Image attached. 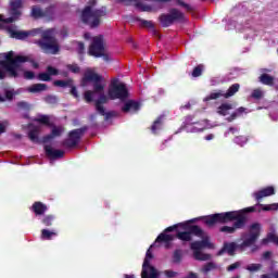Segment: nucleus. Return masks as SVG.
Wrapping results in <instances>:
<instances>
[{
  "label": "nucleus",
  "instance_id": "2eb2a0df",
  "mask_svg": "<svg viewBox=\"0 0 278 278\" xmlns=\"http://www.w3.org/2000/svg\"><path fill=\"white\" fill-rule=\"evenodd\" d=\"M275 194V187L269 186L253 193L254 199L260 203L266 197Z\"/></svg>",
  "mask_w": 278,
  "mask_h": 278
},
{
  "label": "nucleus",
  "instance_id": "4d7b16f0",
  "mask_svg": "<svg viewBox=\"0 0 278 278\" xmlns=\"http://www.w3.org/2000/svg\"><path fill=\"white\" fill-rule=\"evenodd\" d=\"M164 275L167 278H175V277H178L179 273L170 270V269H166V270H164Z\"/></svg>",
  "mask_w": 278,
  "mask_h": 278
},
{
  "label": "nucleus",
  "instance_id": "b1692460",
  "mask_svg": "<svg viewBox=\"0 0 278 278\" xmlns=\"http://www.w3.org/2000/svg\"><path fill=\"white\" fill-rule=\"evenodd\" d=\"M258 81H261V84H263L264 86H275V77L268 74H262L258 77Z\"/></svg>",
  "mask_w": 278,
  "mask_h": 278
},
{
  "label": "nucleus",
  "instance_id": "1a4fd4ad",
  "mask_svg": "<svg viewBox=\"0 0 278 278\" xmlns=\"http://www.w3.org/2000/svg\"><path fill=\"white\" fill-rule=\"evenodd\" d=\"M152 260L153 252H151V249H148L142 264L141 278H160V271L151 265Z\"/></svg>",
  "mask_w": 278,
  "mask_h": 278
},
{
  "label": "nucleus",
  "instance_id": "4468645a",
  "mask_svg": "<svg viewBox=\"0 0 278 278\" xmlns=\"http://www.w3.org/2000/svg\"><path fill=\"white\" fill-rule=\"evenodd\" d=\"M212 249V243L210 242V237H204L202 238L201 241H194L191 242L190 244V249L191 251L197 252V251H201V249Z\"/></svg>",
  "mask_w": 278,
  "mask_h": 278
},
{
  "label": "nucleus",
  "instance_id": "c85d7f7f",
  "mask_svg": "<svg viewBox=\"0 0 278 278\" xmlns=\"http://www.w3.org/2000/svg\"><path fill=\"white\" fill-rule=\"evenodd\" d=\"M240 90V84L236 83V84H232L226 93H224V99H229L231 97H233V94H236V92H239Z\"/></svg>",
  "mask_w": 278,
  "mask_h": 278
},
{
  "label": "nucleus",
  "instance_id": "aec40b11",
  "mask_svg": "<svg viewBox=\"0 0 278 278\" xmlns=\"http://www.w3.org/2000/svg\"><path fill=\"white\" fill-rule=\"evenodd\" d=\"M237 249H238V244H236V242L224 243L223 249L218 251L217 255H223V253H225L226 251L228 255H235Z\"/></svg>",
  "mask_w": 278,
  "mask_h": 278
},
{
  "label": "nucleus",
  "instance_id": "de8ad7c7",
  "mask_svg": "<svg viewBox=\"0 0 278 278\" xmlns=\"http://www.w3.org/2000/svg\"><path fill=\"white\" fill-rule=\"evenodd\" d=\"M70 94L74 97V99H77V101H79V91H77V87L75 86V84L73 83L72 86H70Z\"/></svg>",
  "mask_w": 278,
  "mask_h": 278
},
{
  "label": "nucleus",
  "instance_id": "c9c22d12",
  "mask_svg": "<svg viewBox=\"0 0 278 278\" xmlns=\"http://www.w3.org/2000/svg\"><path fill=\"white\" fill-rule=\"evenodd\" d=\"M54 222H55V215H46L41 219V223L42 225H45V227L53 226Z\"/></svg>",
  "mask_w": 278,
  "mask_h": 278
},
{
  "label": "nucleus",
  "instance_id": "603ef678",
  "mask_svg": "<svg viewBox=\"0 0 278 278\" xmlns=\"http://www.w3.org/2000/svg\"><path fill=\"white\" fill-rule=\"evenodd\" d=\"M37 79H39V81H51V76L48 74V72L39 73Z\"/></svg>",
  "mask_w": 278,
  "mask_h": 278
},
{
  "label": "nucleus",
  "instance_id": "13d9d810",
  "mask_svg": "<svg viewBox=\"0 0 278 278\" xmlns=\"http://www.w3.org/2000/svg\"><path fill=\"white\" fill-rule=\"evenodd\" d=\"M238 131V127H229L228 130L225 132V138H227L229 135L236 136Z\"/></svg>",
  "mask_w": 278,
  "mask_h": 278
},
{
  "label": "nucleus",
  "instance_id": "dca6fc26",
  "mask_svg": "<svg viewBox=\"0 0 278 278\" xmlns=\"http://www.w3.org/2000/svg\"><path fill=\"white\" fill-rule=\"evenodd\" d=\"M63 131H64V129L62 127L53 126V124H52L51 134L43 136L41 142L43 144H47V142H51V140H53V138H60V136H62Z\"/></svg>",
  "mask_w": 278,
  "mask_h": 278
},
{
  "label": "nucleus",
  "instance_id": "0eeeda50",
  "mask_svg": "<svg viewBox=\"0 0 278 278\" xmlns=\"http://www.w3.org/2000/svg\"><path fill=\"white\" fill-rule=\"evenodd\" d=\"M108 97L111 101H115V99L125 101V99L129 98V90H127V85H125V83H118V79L112 80L108 91Z\"/></svg>",
  "mask_w": 278,
  "mask_h": 278
},
{
  "label": "nucleus",
  "instance_id": "cd10ccee",
  "mask_svg": "<svg viewBox=\"0 0 278 278\" xmlns=\"http://www.w3.org/2000/svg\"><path fill=\"white\" fill-rule=\"evenodd\" d=\"M173 240H175V237L173 235H166V232H162L157 236L155 242H164L165 244H169V242H173Z\"/></svg>",
  "mask_w": 278,
  "mask_h": 278
},
{
  "label": "nucleus",
  "instance_id": "f704fd0d",
  "mask_svg": "<svg viewBox=\"0 0 278 278\" xmlns=\"http://www.w3.org/2000/svg\"><path fill=\"white\" fill-rule=\"evenodd\" d=\"M31 16H33V18H43L45 11L42 9H40V7L34 5L31 8Z\"/></svg>",
  "mask_w": 278,
  "mask_h": 278
},
{
  "label": "nucleus",
  "instance_id": "4c0bfd02",
  "mask_svg": "<svg viewBox=\"0 0 278 278\" xmlns=\"http://www.w3.org/2000/svg\"><path fill=\"white\" fill-rule=\"evenodd\" d=\"M267 242H274V244L278 245V236L275 233H268L267 238L262 240V244H266Z\"/></svg>",
  "mask_w": 278,
  "mask_h": 278
},
{
  "label": "nucleus",
  "instance_id": "69168bd1",
  "mask_svg": "<svg viewBox=\"0 0 278 278\" xmlns=\"http://www.w3.org/2000/svg\"><path fill=\"white\" fill-rule=\"evenodd\" d=\"M177 227H181V224H176V225H174V226H169V227H167V228L164 230V232H165V233H170V231H175V229H177Z\"/></svg>",
  "mask_w": 278,
  "mask_h": 278
},
{
  "label": "nucleus",
  "instance_id": "a18cd8bd",
  "mask_svg": "<svg viewBox=\"0 0 278 278\" xmlns=\"http://www.w3.org/2000/svg\"><path fill=\"white\" fill-rule=\"evenodd\" d=\"M192 77H201L203 75V65H198L193 68L191 73Z\"/></svg>",
  "mask_w": 278,
  "mask_h": 278
},
{
  "label": "nucleus",
  "instance_id": "412c9836",
  "mask_svg": "<svg viewBox=\"0 0 278 278\" xmlns=\"http://www.w3.org/2000/svg\"><path fill=\"white\" fill-rule=\"evenodd\" d=\"M108 103V96L105 93H101L99 99L96 101V110L98 114H105V108L103 104Z\"/></svg>",
  "mask_w": 278,
  "mask_h": 278
},
{
  "label": "nucleus",
  "instance_id": "9d476101",
  "mask_svg": "<svg viewBox=\"0 0 278 278\" xmlns=\"http://www.w3.org/2000/svg\"><path fill=\"white\" fill-rule=\"evenodd\" d=\"M86 131H88V126L71 130L68 132V138L62 142L63 147H65V149H75L81 141V136H84Z\"/></svg>",
  "mask_w": 278,
  "mask_h": 278
},
{
  "label": "nucleus",
  "instance_id": "a211bd4d",
  "mask_svg": "<svg viewBox=\"0 0 278 278\" xmlns=\"http://www.w3.org/2000/svg\"><path fill=\"white\" fill-rule=\"evenodd\" d=\"M30 210L34 212L35 216H45V213L48 212L49 206L40 201H37L33 203Z\"/></svg>",
  "mask_w": 278,
  "mask_h": 278
},
{
  "label": "nucleus",
  "instance_id": "4be33fe9",
  "mask_svg": "<svg viewBox=\"0 0 278 278\" xmlns=\"http://www.w3.org/2000/svg\"><path fill=\"white\" fill-rule=\"evenodd\" d=\"M39 135H40V128L38 127H34L28 131L29 140H31L36 144H40V142H42V139L40 140V137H38Z\"/></svg>",
  "mask_w": 278,
  "mask_h": 278
},
{
  "label": "nucleus",
  "instance_id": "58836bf2",
  "mask_svg": "<svg viewBox=\"0 0 278 278\" xmlns=\"http://www.w3.org/2000/svg\"><path fill=\"white\" fill-rule=\"evenodd\" d=\"M45 101H46L49 105H58L60 99L58 98V96L48 94V96L45 97Z\"/></svg>",
  "mask_w": 278,
  "mask_h": 278
},
{
  "label": "nucleus",
  "instance_id": "393cba45",
  "mask_svg": "<svg viewBox=\"0 0 278 278\" xmlns=\"http://www.w3.org/2000/svg\"><path fill=\"white\" fill-rule=\"evenodd\" d=\"M48 89H49V86H47V84H35L28 88V92L36 94V92H45V90H48Z\"/></svg>",
  "mask_w": 278,
  "mask_h": 278
},
{
  "label": "nucleus",
  "instance_id": "3c124183",
  "mask_svg": "<svg viewBox=\"0 0 278 278\" xmlns=\"http://www.w3.org/2000/svg\"><path fill=\"white\" fill-rule=\"evenodd\" d=\"M47 73L49 74L50 77H53V76L60 75V70H58V68H55V67L49 65V66L47 67Z\"/></svg>",
  "mask_w": 278,
  "mask_h": 278
},
{
  "label": "nucleus",
  "instance_id": "7c9ffc66",
  "mask_svg": "<svg viewBox=\"0 0 278 278\" xmlns=\"http://www.w3.org/2000/svg\"><path fill=\"white\" fill-rule=\"evenodd\" d=\"M73 78H68L66 80H54L53 86L56 88H71L73 86Z\"/></svg>",
  "mask_w": 278,
  "mask_h": 278
},
{
  "label": "nucleus",
  "instance_id": "680f3d73",
  "mask_svg": "<svg viewBox=\"0 0 278 278\" xmlns=\"http://www.w3.org/2000/svg\"><path fill=\"white\" fill-rule=\"evenodd\" d=\"M24 78L25 79H35L36 78V74L31 71H26L24 72Z\"/></svg>",
  "mask_w": 278,
  "mask_h": 278
},
{
  "label": "nucleus",
  "instance_id": "473e14b6",
  "mask_svg": "<svg viewBox=\"0 0 278 278\" xmlns=\"http://www.w3.org/2000/svg\"><path fill=\"white\" fill-rule=\"evenodd\" d=\"M43 17L53 21L55 18V5H50L43 10Z\"/></svg>",
  "mask_w": 278,
  "mask_h": 278
},
{
  "label": "nucleus",
  "instance_id": "9b49d317",
  "mask_svg": "<svg viewBox=\"0 0 278 278\" xmlns=\"http://www.w3.org/2000/svg\"><path fill=\"white\" fill-rule=\"evenodd\" d=\"M262 229V225L260 223H254L250 226V233L248 238L243 240V242L239 245V249H247L249 247H253L257 242L260 238V230Z\"/></svg>",
  "mask_w": 278,
  "mask_h": 278
},
{
  "label": "nucleus",
  "instance_id": "6ab92c4d",
  "mask_svg": "<svg viewBox=\"0 0 278 278\" xmlns=\"http://www.w3.org/2000/svg\"><path fill=\"white\" fill-rule=\"evenodd\" d=\"M140 110V102L128 100L122 108V112H138Z\"/></svg>",
  "mask_w": 278,
  "mask_h": 278
},
{
  "label": "nucleus",
  "instance_id": "2f4dec72",
  "mask_svg": "<svg viewBox=\"0 0 278 278\" xmlns=\"http://www.w3.org/2000/svg\"><path fill=\"white\" fill-rule=\"evenodd\" d=\"M194 260H198L199 262H207L212 260V254H205L200 251L193 252Z\"/></svg>",
  "mask_w": 278,
  "mask_h": 278
},
{
  "label": "nucleus",
  "instance_id": "a878e982",
  "mask_svg": "<svg viewBox=\"0 0 278 278\" xmlns=\"http://www.w3.org/2000/svg\"><path fill=\"white\" fill-rule=\"evenodd\" d=\"M163 118L164 116H159L152 124V126L150 127V130L152 134H154V136H156L157 131H160V129H162V125H163Z\"/></svg>",
  "mask_w": 278,
  "mask_h": 278
},
{
  "label": "nucleus",
  "instance_id": "338daca9",
  "mask_svg": "<svg viewBox=\"0 0 278 278\" xmlns=\"http://www.w3.org/2000/svg\"><path fill=\"white\" fill-rule=\"evenodd\" d=\"M184 125H185V127H186V125H194V122H192V115L186 116Z\"/></svg>",
  "mask_w": 278,
  "mask_h": 278
},
{
  "label": "nucleus",
  "instance_id": "ddd939ff",
  "mask_svg": "<svg viewBox=\"0 0 278 278\" xmlns=\"http://www.w3.org/2000/svg\"><path fill=\"white\" fill-rule=\"evenodd\" d=\"M180 227H182V229L185 230H189V233L191 236H197V238H207V235H205V231H203V229H201V227L197 225L190 226V223H181Z\"/></svg>",
  "mask_w": 278,
  "mask_h": 278
},
{
  "label": "nucleus",
  "instance_id": "49530a36",
  "mask_svg": "<svg viewBox=\"0 0 278 278\" xmlns=\"http://www.w3.org/2000/svg\"><path fill=\"white\" fill-rule=\"evenodd\" d=\"M247 270L250 273H257V270H262V264H251L247 266Z\"/></svg>",
  "mask_w": 278,
  "mask_h": 278
},
{
  "label": "nucleus",
  "instance_id": "e433bc0d",
  "mask_svg": "<svg viewBox=\"0 0 278 278\" xmlns=\"http://www.w3.org/2000/svg\"><path fill=\"white\" fill-rule=\"evenodd\" d=\"M54 236H58V232L51 231L49 229L41 230V240H51Z\"/></svg>",
  "mask_w": 278,
  "mask_h": 278
},
{
  "label": "nucleus",
  "instance_id": "7ed1b4c3",
  "mask_svg": "<svg viewBox=\"0 0 278 278\" xmlns=\"http://www.w3.org/2000/svg\"><path fill=\"white\" fill-rule=\"evenodd\" d=\"M104 16H108V8L94 9L92 5H86L80 13V21L90 29H97L103 23Z\"/></svg>",
  "mask_w": 278,
  "mask_h": 278
},
{
  "label": "nucleus",
  "instance_id": "ea45409f",
  "mask_svg": "<svg viewBox=\"0 0 278 278\" xmlns=\"http://www.w3.org/2000/svg\"><path fill=\"white\" fill-rule=\"evenodd\" d=\"M182 252L181 250H175L173 253V263L174 264H180L181 263V257H182Z\"/></svg>",
  "mask_w": 278,
  "mask_h": 278
},
{
  "label": "nucleus",
  "instance_id": "5701e85b",
  "mask_svg": "<svg viewBox=\"0 0 278 278\" xmlns=\"http://www.w3.org/2000/svg\"><path fill=\"white\" fill-rule=\"evenodd\" d=\"M229 110H233V104L227 102L222 103L217 108V114H219V116H228Z\"/></svg>",
  "mask_w": 278,
  "mask_h": 278
},
{
  "label": "nucleus",
  "instance_id": "37998d69",
  "mask_svg": "<svg viewBox=\"0 0 278 278\" xmlns=\"http://www.w3.org/2000/svg\"><path fill=\"white\" fill-rule=\"evenodd\" d=\"M177 5H180V8H185L187 12H194V8L188 3H186L184 0H176Z\"/></svg>",
  "mask_w": 278,
  "mask_h": 278
},
{
  "label": "nucleus",
  "instance_id": "f3484780",
  "mask_svg": "<svg viewBox=\"0 0 278 278\" xmlns=\"http://www.w3.org/2000/svg\"><path fill=\"white\" fill-rule=\"evenodd\" d=\"M45 152L47 157H50V160H60L64 157V151L63 150H54L51 146H45Z\"/></svg>",
  "mask_w": 278,
  "mask_h": 278
},
{
  "label": "nucleus",
  "instance_id": "f257e3e1",
  "mask_svg": "<svg viewBox=\"0 0 278 278\" xmlns=\"http://www.w3.org/2000/svg\"><path fill=\"white\" fill-rule=\"evenodd\" d=\"M257 206H262V204L257 203L255 206H249L239 211H229L224 213H215L213 215L199 217L195 219H191L190 223H197V220H204V225L206 227H214V225H227V223H233L232 226H222L219 231L222 233H236L238 229H244L247 227V222L249 218L247 214H251L256 212ZM235 220V222H233Z\"/></svg>",
  "mask_w": 278,
  "mask_h": 278
},
{
  "label": "nucleus",
  "instance_id": "6e6552de",
  "mask_svg": "<svg viewBox=\"0 0 278 278\" xmlns=\"http://www.w3.org/2000/svg\"><path fill=\"white\" fill-rule=\"evenodd\" d=\"M89 55L93 58H103L104 62H110V55L105 53V46L103 43V35L93 37L89 47Z\"/></svg>",
  "mask_w": 278,
  "mask_h": 278
},
{
  "label": "nucleus",
  "instance_id": "052dcab7",
  "mask_svg": "<svg viewBox=\"0 0 278 278\" xmlns=\"http://www.w3.org/2000/svg\"><path fill=\"white\" fill-rule=\"evenodd\" d=\"M270 210H278V203L263 206V212H270Z\"/></svg>",
  "mask_w": 278,
  "mask_h": 278
},
{
  "label": "nucleus",
  "instance_id": "5fc2aeb1",
  "mask_svg": "<svg viewBox=\"0 0 278 278\" xmlns=\"http://www.w3.org/2000/svg\"><path fill=\"white\" fill-rule=\"evenodd\" d=\"M100 116H104L105 121H110V118H114V116H117V114L115 111L105 112L104 109V114H100Z\"/></svg>",
  "mask_w": 278,
  "mask_h": 278
},
{
  "label": "nucleus",
  "instance_id": "6e6d98bb",
  "mask_svg": "<svg viewBox=\"0 0 278 278\" xmlns=\"http://www.w3.org/2000/svg\"><path fill=\"white\" fill-rule=\"evenodd\" d=\"M23 8V0H14L11 2V9L21 10Z\"/></svg>",
  "mask_w": 278,
  "mask_h": 278
},
{
  "label": "nucleus",
  "instance_id": "f8f14e48",
  "mask_svg": "<svg viewBox=\"0 0 278 278\" xmlns=\"http://www.w3.org/2000/svg\"><path fill=\"white\" fill-rule=\"evenodd\" d=\"M40 34V29L33 30H11V38H15V40H26L29 36H36Z\"/></svg>",
  "mask_w": 278,
  "mask_h": 278
},
{
  "label": "nucleus",
  "instance_id": "bf43d9fd",
  "mask_svg": "<svg viewBox=\"0 0 278 278\" xmlns=\"http://www.w3.org/2000/svg\"><path fill=\"white\" fill-rule=\"evenodd\" d=\"M240 266H242V263L236 262V263L229 265L227 267V270H228V273H231V271L236 270L237 268H240Z\"/></svg>",
  "mask_w": 278,
  "mask_h": 278
},
{
  "label": "nucleus",
  "instance_id": "f03ea898",
  "mask_svg": "<svg viewBox=\"0 0 278 278\" xmlns=\"http://www.w3.org/2000/svg\"><path fill=\"white\" fill-rule=\"evenodd\" d=\"M103 81V76L97 74L94 70L88 67L85 70L83 78L80 80V86L86 88L88 84H93V90H87L84 93V100L86 103H92L94 101V94H101L105 90V85L101 84Z\"/></svg>",
  "mask_w": 278,
  "mask_h": 278
},
{
  "label": "nucleus",
  "instance_id": "864d4df0",
  "mask_svg": "<svg viewBox=\"0 0 278 278\" xmlns=\"http://www.w3.org/2000/svg\"><path fill=\"white\" fill-rule=\"evenodd\" d=\"M135 8H137L138 10H141V12H150L151 10V7L144 5L142 2L135 3Z\"/></svg>",
  "mask_w": 278,
  "mask_h": 278
},
{
  "label": "nucleus",
  "instance_id": "e2e57ef3",
  "mask_svg": "<svg viewBox=\"0 0 278 278\" xmlns=\"http://www.w3.org/2000/svg\"><path fill=\"white\" fill-rule=\"evenodd\" d=\"M238 113L235 111L233 113H231L230 114V116H228L227 118H226V121L228 122V123H233V121H236V118H238Z\"/></svg>",
  "mask_w": 278,
  "mask_h": 278
},
{
  "label": "nucleus",
  "instance_id": "423d86ee",
  "mask_svg": "<svg viewBox=\"0 0 278 278\" xmlns=\"http://www.w3.org/2000/svg\"><path fill=\"white\" fill-rule=\"evenodd\" d=\"M159 21L162 27H170L175 23H186V14L179 11V9L172 8L168 13H162L159 16Z\"/></svg>",
  "mask_w": 278,
  "mask_h": 278
},
{
  "label": "nucleus",
  "instance_id": "c03bdc74",
  "mask_svg": "<svg viewBox=\"0 0 278 278\" xmlns=\"http://www.w3.org/2000/svg\"><path fill=\"white\" fill-rule=\"evenodd\" d=\"M137 21H139L141 27H147L148 29H153V27L155 26L151 21L142 18H137Z\"/></svg>",
  "mask_w": 278,
  "mask_h": 278
},
{
  "label": "nucleus",
  "instance_id": "09e8293b",
  "mask_svg": "<svg viewBox=\"0 0 278 278\" xmlns=\"http://www.w3.org/2000/svg\"><path fill=\"white\" fill-rule=\"evenodd\" d=\"M66 68L67 70H70L71 71V73H75V74H79V73H81V67H79V65H77V64H68L67 66H66Z\"/></svg>",
  "mask_w": 278,
  "mask_h": 278
},
{
  "label": "nucleus",
  "instance_id": "8fccbe9b",
  "mask_svg": "<svg viewBox=\"0 0 278 278\" xmlns=\"http://www.w3.org/2000/svg\"><path fill=\"white\" fill-rule=\"evenodd\" d=\"M252 99H256L257 101H260V99H262V97H264V92H262V89H254L251 93Z\"/></svg>",
  "mask_w": 278,
  "mask_h": 278
},
{
  "label": "nucleus",
  "instance_id": "79ce46f5",
  "mask_svg": "<svg viewBox=\"0 0 278 278\" xmlns=\"http://www.w3.org/2000/svg\"><path fill=\"white\" fill-rule=\"evenodd\" d=\"M233 141L236 144H239V147H244V144H247L249 139L245 136H237L235 137Z\"/></svg>",
  "mask_w": 278,
  "mask_h": 278
},
{
  "label": "nucleus",
  "instance_id": "72a5a7b5",
  "mask_svg": "<svg viewBox=\"0 0 278 278\" xmlns=\"http://www.w3.org/2000/svg\"><path fill=\"white\" fill-rule=\"evenodd\" d=\"M220 97H225V92L223 90L211 92L204 98V101H215L216 99H220Z\"/></svg>",
  "mask_w": 278,
  "mask_h": 278
},
{
  "label": "nucleus",
  "instance_id": "bb28decb",
  "mask_svg": "<svg viewBox=\"0 0 278 278\" xmlns=\"http://www.w3.org/2000/svg\"><path fill=\"white\" fill-rule=\"evenodd\" d=\"M35 123H39V125H45L46 127H53L51 117L49 115H39L37 118H35Z\"/></svg>",
  "mask_w": 278,
  "mask_h": 278
},
{
  "label": "nucleus",
  "instance_id": "a19ab883",
  "mask_svg": "<svg viewBox=\"0 0 278 278\" xmlns=\"http://www.w3.org/2000/svg\"><path fill=\"white\" fill-rule=\"evenodd\" d=\"M216 268H217V266L215 265L214 262H208V263H206V264L203 266L202 273L207 274V273H210V271H212V270H216Z\"/></svg>",
  "mask_w": 278,
  "mask_h": 278
},
{
  "label": "nucleus",
  "instance_id": "39448f33",
  "mask_svg": "<svg viewBox=\"0 0 278 278\" xmlns=\"http://www.w3.org/2000/svg\"><path fill=\"white\" fill-rule=\"evenodd\" d=\"M4 61L0 62V65L4 71L8 72L9 77H18V68L21 64H25V62H29V58L23 55L14 56V51H10L5 53Z\"/></svg>",
  "mask_w": 278,
  "mask_h": 278
},
{
  "label": "nucleus",
  "instance_id": "774afa93",
  "mask_svg": "<svg viewBox=\"0 0 278 278\" xmlns=\"http://www.w3.org/2000/svg\"><path fill=\"white\" fill-rule=\"evenodd\" d=\"M7 125H8V121H4V122L0 123V135L5 134Z\"/></svg>",
  "mask_w": 278,
  "mask_h": 278
},
{
  "label": "nucleus",
  "instance_id": "20e7f679",
  "mask_svg": "<svg viewBox=\"0 0 278 278\" xmlns=\"http://www.w3.org/2000/svg\"><path fill=\"white\" fill-rule=\"evenodd\" d=\"M35 45H37L46 55H58L60 53V43L58 42V38L53 36V30L51 29L41 33V38L36 40Z\"/></svg>",
  "mask_w": 278,
  "mask_h": 278
},
{
  "label": "nucleus",
  "instance_id": "c756f323",
  "mask_svg": "<svg viewBox=\"0 0 278 278\" xmlns=\"http://www.w3.org/2000/svg\"><path fill=\"white\" fill-rule=\"evenodd\" d=\"M176 238L181 240L182 242H192V236L190 235V230L187 231H178L176 233Z\"/></svg>",
  "mask_w": 278,
  "mask_h": 278
},
{
  "label": "nucleus",
  "instance_id": "0e129e2a",
  "mask_svg": "<svg viewBox=\"0 0 278 278\" xmlns=\"http://www.w3.org/2000/svg\"><path fill=\"white\" fill-rule=\"evenodd\" d=\"M11 16H13L15 20L21 16V10L20 9H11Z\"/></svg>",
  "mask_w": 278,
  "mask_h": 278
}]
</instances>
